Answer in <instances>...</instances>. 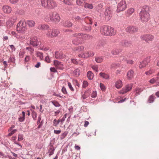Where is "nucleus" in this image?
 I'll return each mask as SVG.
<instances>
[{
  "mask_svg": "<svg viewBox=\"0 0 159 159\" xmlns=\"http://www.w3.org/2000/svg\"><path fill=\"white\" fill-rule=\"evenodd\" d=\"M74 36L78 39H82L83 40L89 38L90 37L88 35L80 33L75 34L74 35Z\"/></svg>",
  "mask_w": 159,
  "mask_h": 159,
  "instance_id": "nucleus-18",
  "label": "nucleus"
},
{
  "mask_svg": "<svg viewBox=\"0 0 159 159\" xmlns=\"http://www.w3.org/2000/svg\"><path fill=\"white\" fill-rule=\"evenodd\" d=\"M49 26L47 24H40L38 25L37 29L40 30H47L49 28Z\"/></svg>",
  "mask_w": 159,
  "mask_h": 159,
  "instance_id": "nucleus-20",
  "label": "nucleus"
},
{
  "mask_svg": "<svg viewBox=\"0 0 159 159\" xmlns=\"http://www.w3.org/2000/svg\"><path fill=\"white\" fill-rule=\"evenodd\" d=\"M17 19V18L15 16H13L10 18L6 23L7 27L10 28L12 27L16 21Z\"/></svg>",
  "mask_w": 159,
  "mask_h": 159,
  "instance_id": "nucleus-10",
  "label": "nucleus"
},
{
  "mask_svg": "<svg viewBox=\"0 0 159 159\" xmlns=\"http://www.w3.org/2000/svg\"><path fill=\"white\" fill-rule=\"evenodd\" d=\"M54 56L56 59L62 60H64V59H66V61H67L69 59L68 56L64 55L63 53L61 52H56Z\"/></svg>",
  "mask_w": 159,
  "mask_h": 159,
  "instance_id": "nucleus-8",
  "label": "nucleus"
},
{
  "mask_svg": "<svg viewBox=\"0 0 159 159\" xmlns=\"http://www.w3.org/2000/svg\"><path fill=\"white\" fill-rule=\"evenodd\" d=\"M152 72H153V70H149V71L146 72H145V73L147 75H150L152 74Z\"/></svg>",
  "mask_w": 159,
  "mask_h": 159,
  "instance_id": "nucleus-63",
  "label": "nucleus"
},
{
  "mask_svg": "<svg viewBox=\"0 0 159 159\" xmlns=\"http://www.w3.org/2000/svg\"><path fill=\"white\" fill-rule=\"evenodd\" d=\"M99 75L102 78L106 79H108L109 76L107 74L102 72L100 73Z\"/></svg>",
  "mask_w": 159,
  "mask_h": 159,
  "instance_id": "nucleus-26",
  "label": "nucleus"
},
{
  "mask_svg": "<svg viewBox=\"0 0 159 159\" xmlns=\"http://www.w3.org/2000/svg\"><path fill=\"white\" fill-rule=\"evenodd\" d=\"M119 66V65L116 63H113L111 64V68H116L118 66Z\"/></svg>",
  "mask_w": 159,
  "mask_h": 159,
  "instance_id": "nucleus-52",
  "label": "nucleus"
},
{
  "mask_svg": "<svg viewBox=\"0 0 159 159\" xmlns=\"http://www.w3.org/2000/svg\"><path fill=\"white\" fill-rule=\"evenodd\" d=\"M84 29L88 31H90L91 29V27L90 26H84Z\"/></svg>",
  "mask_w": 159,
  "mask_h": 159,
  "instance_id": "nucleus-55",
  "label": "nucleus"
},
{
  "mask_svg": "<svg viewBox=\"0 0 159 159\" xmlns=\"http://www.w3.org/2000/svg\"><path fill=\"white\" fill-rule=\"evenodd\" d=\"M74 73L76 76H79L80 73V69H75L74 71Z\"/></svg>",
  "mask_w": 159,
  "mask_h": 159,
  "instance_id": "nucleus-37",
  "label": "nucleus"
},
{
  "mask_svg": "<svg viewBox=\"0 0 159 159\" xmlns=\"http://www.w3.org/2000/svg\"><path fill=\"white\" fill-rule=\"evenodd\" d=\"M80 42L78 38H77L75 36H74V38L72 40L73 43L75 45H78Z\"/></svg>",
  "mask_w": 159,
  "mask_h": 159,
  "instance_id": "nucleus-27",
  "label": "nucleus"
},
{
  "mask_svg": "<svg viewBox=\"0 0 159 159\" xmlns=\"http://www.w3.org/2000/svg\"><path fill=\"white\" fill-rule=\"evenodd\" d=\"M101 33L104 36H111L115 34L116 32L114 28L108 25H104L101 28Z\"/></svg>",
  "mask_w": 159,
  "mask_h": 159,
  "instance_id": "nucleus-2",
  "label": "nucleus"
},
{
  "mask_svg": "<svg viewBox=\"0 0 159 159\" xmlns=\"http://www.w3.org/2000/svg\"><path fill=\"white\" fill-rule=\"evenodd\" d=\"M87 75L88 79L89 80H92L93 77V74L90 71H88L87 73Z\"/></svg>",
  "mask_w": 159,
  "mask_h": 159,
  "instance_id": "nucleus-30",
  "label": "nucleus"
},
{
  "mask_svg": "<svg viewBox=\"0 0 159 159\" xmlns=\"http://www.w3.org/2000/svg\"><path fill=\"white\" fill-rule=\"evenodd\" d=\"M149 7L148 6H143L140 12L139 16L141 21L146 22L150 19V14L149 12Z\"/></svg>",
  "mask_w": 159,
  "mask_h": 159,
  "instance_id": "nucleus-1",
  "label": "nucleus"
},
{
  "mask_svg": "<svg viewBox=\"0 0 159 159\" xmlns=\"http://www.w3.org/2000/svg\"><path fill=\"white\" fill-rule=\"evenodd\" d=\"M26 22V24L30 27H34L35 25V21L33 20H27Z\"/></svg>",
  "mask_w": 159,
  "mask_h": 159,
  "instance_id": "nucleus-22",
  "label": "nucleus"
},
{
  "mask_svg": "<svg viewBox=\"0 0 159 159\" xmlns=\"http://www.w3.org/2000/svg\"><path fill=\"white\" fill-rule=\"evenodd\" d=\"M84 2V0H76V3L78 5H81Z\"/></svg>",
  "mask_w": 159,
  "mask_h": 159,
  "instance_id": "nucleus-46",
  "label": "nucleus"
},
{
  "mask_svg": "<svg viewBox=\"0 0 159 159\" xmlns=\"http://www.w3.org/2000/svg\"><path fill=\"white\" fill-rule=\"evenodd\" d=\"M11 49V51L12 52L15 51L16 50V48L13 45H10L9 46Z\"/></svg>",
  "mask_w": 159,
  "mask_h": 159,
  "instance_id": "nucleus-62",
  "label": "nucleus"
},
{
  "mask_svg": "<svg viewBox=\"0 0 159 159\" xmlns=\"http://www.w3.org/2000/svg\"><path fill=\"white\" fill-rule=\"evenodd\" d=\"M97 95V92L96 91H93L91 97L92 98H95Z\"/></svg>",
  "mask_w": 159,
  "mask_h": 159,
  "instance_id": "nucleus-59",
  "label": "nucleus"
},
{
  "mask_svg": "<svg viewBox=\"0 0 159 159\" xmlns=\"http://www.w3.org/2000/svg\"><path fill=\"white\" fill-rule=\"evenodd\" d=\"M26 50L27 51L28 53H30L31 55H32L34 52V49L31 47H27L26 48Z\"/></svg>",
  "mask_w": 159,
  "mask_h": 159,
  "instance_id": "nucleus-28",
  "label": "nucleus"
},
{
  "mask_svg": "<svg viewBox=\"0 0 159 159\" xmlns=\"http://www.w3.org/2000/svg\"><path fill=\"white\" fill-rule=\"evenodd\" d=\"M19 0H9V2L12 4H15L18 2Z\"/></svg>",
  "mask_w": 159,
  "mask_h": 159,
  "instance_id": "nucleus-53",
  "label": "nucleus"
},
{
  "mask_svg": "<svg viewBox=\"0 0 159 159\" xmlns=\"http://www.w3.org/2000/svg\"><path fill=\"white\" fill-rule=\"evenodd\" d=\"M95 61L97 63L101 62L103 61V58L102 57H96L95 58Z\"/></svg>",
  "mask_w": 159,
  "mask_h": 159,
  "instance_id": "nucleus-35",
  "label": "nucleus"
},
{
  "mask_svg": "<svg viewBox=\"0 0 159 159\" xmlns=\"http://www.w3.org/2000/svg\"><path fill=\"white\" fill-rule=\"evenodd\" d=\"M85 8H87L89 9H92L93 8V6L92 4H89L88 3H86L84 6Z\"/></svg>",
  "mask_w": 159,
  "mask_h": 159,
  "instance_id": "nucleus-39",
  "label": "nucleus"
},
{
  "mask_svg": "<svg viewBox=\"0 0 159 159\" xmlns=\"http://www.w3.org/2000/svg\"><path fill=\"white\" fill-rule=\"evenodd\" d=\"M72 24L70 21H66L64 24L63 25L66 27H70L72 26Z\"/></svg>",
  "mask_w": 159,
  "mask_h": 159,
  "instance_id": "nucleus-29",
  "label": "nucleus"
},
{
  "mask_svg": "<svg viewBox=\"0 0 159 159\" xmlns=\"http://www.w3.org/2000/svg\"><path fill=\"white\" fill-rule=\"evenodd\" d=\"M2 10L3 13L6 14L10 13L12 11L11 7L7 5L3 6L2 7Z\"/></svg>",
  "mask_w": 159,
  "mask_h": 159,
  "instance_id": "nucleus-17",
  "label": "nucleus"
},
{
  "mask_svg": "<svg viewBox=\"0 0 159 159\" xmlns=\"http://www.w3.org/2000/svg\"><path fill=\"white\" fill-rule=\"evenodd\" d=\"M138 28L133 26H128L126 28V31L130 33H133L138 31Z\"/></svg>",
  "mask_w": 159,
  "mask_h": 159,
  "instance_id": "nucleus-19",
  "label": "nucleus"
},
{
  "mask_svg": "<svg viewBox=\"0 0 159 159\" xmlns=\"http://www.w3.org/2000/svg\"><path fill=\"white\" fill-rule=\"evenodd\" d=\"M82 19L79 16H76L73 17V20L74 22L79 21Z\"/></svg>",
  "mask_w": 159,
  "mask_h": 159,
  "instance_id": "nucleus-34",
  "label": "nucleus"
},
{
  "mask_svg": "<svg viewBox=\"0 0 159 159\" xmlns=\"http://www.w3.org/2000/svg\"><path fill=\"white\" fill-rule=\"evenodd\" d=\"M60 19V16L56 12L51 13L49 15V17L46 16L44 18L45 20L46 21H48L50 20L51 21L56 23L58 22Z\"/></svg>",
  "mask_w": 159,
  "mask_h": 159,
  "instance_id": "nucleus-3",
  "label": "nucleus"
},
{
  "mask_svg": "<svg viewBox=\"0 0 159 159\" xmlns=\"http://www.w3.org/2000/svg\"><path fill=\"white\" fill-rule=\"evenodd\" d=\"M71 60L72 62L74 64H78L79 63V62L77 61L75 59H72Z\"/></svg>",
  "mask_w": 159,
  "mask_h": 159,
  "instance_id": "nucleus-61",
  "label": "nucleus"
},
{
  "mask_svg": "<svg viewBox=\"0 0 159 159\" xmlns=\"http://www.w3.org/2000/svg\"><path fill=\"white\" fill-rule=\"evenodd\" d=\"M54 148L52 146L50 147L48 151L50 156L52 155L54 153Z\"/></svg>",
  "mask_w": 159,
  "mask_h": 159,
  "instance_id": "nucleus-36",
  "label": "nucleus"
},
{
  "mask_svg": "<svg viewBox=\"0 0 159 159\" xmlns=\"http://www.w3.org/2000/svg\"><path fill=\"white\" fill-rule=\"evenodd\" d=\"M74 50L78 52H80L84 50V48L83 46H79L75 48Z\"/></svg>",
  "mask_w": 159,
  "mask_h": 159,
  "instance_id": "nucleus-33",
  "label": "nucleus"
},
{
  "mask_svg": "<svg viewBox=\"0 0 159 159\" xmlns=\"http://www.w3.org/2000/svg\"><path fill=\"white\" fill-rule=\"evenodd\" d=\"M123 85L122 81L119 80L115 82L114 86L116 88L120 89L122 87Z\"/></svg>",
  "mask_w": 159,
  "mask_h": 159,
  "instance_id": "nucleus-21",
  "label": "nucleus"
},
{
  "mask_svg": "<svg viewBox=\"0 0 159 159\" xmlns=\"http://www.w3.org/2000/svg\"><path fill=\"white\" fill-rule=\"evenodd\" d=\"M61 91L64 94H66L67 92L65 87H63L61 89Z\"/></svg>",
  "mask_w": 159,
  "mask_h": 159,
  "instance_id": "nucleus-57",
  "label": "nucleus"
},
{
  "mask_svg": "<svg viewBox=\"0 0 159 159\" xmlns=\"http://www.w3.org/2000/svg\"><path fill=\"white\" fill-rule=\"evenodd\" d=\"M60 32L57 29H48L46 32V36L50 38L56 37L59 34Z\"/></svg>",
  "mask_w": 159,
  "mask_h": 159,
  "instance_id": "nucleus-6",
  "label": "nucleus"
},
{
  "mask_svg": "<svg viewBox=\"0 0 159 159\" xmlns=\"http://www.w3.org/2000/svg\"><path fill=\"white\" fill-rule=\"evenodd\" d=\"M45 61L48 63H49L50 62V60L49 57L48 56H47L45 57Z\"/></svg>",
  "mask_w": 159,
  "mask_h": 159,
  "instance_id": "nucleus-64",
  "label": "nucleus"
},
{
  "mask_svg": "<svg viewBox=\"0 0 159 159\" xmlns=\"http://www.w3.org/2000/svg\"><path fill=\"white\" fill-rule=\"evenodd\" d=\"M62 2L65 4L69 6H71L73 5L72 3L70 0H63Z\"/></svg>",
  "mask_w": 159,
  "mask_h": 159,
  "instance_id": "nucleus-41",
  "label": "nucleus"
},
{
  "mask_svg": "<svg viewBox=\"0 0 159 159\" xmlns=\"http://www.w3.org/2000/svg\"><path fill=\"white\" fill-rule=\"evenodd\" d=\"M89 84L88 83L87 81H84L83 82V88L87 87Z\"/></svg>",
  "mask_w": 159,
  "mask_h": 159,
  "instance_id": "nucleus-51",
  "label": "nucleus"
},
{
  "mask_svg": "<svg viewBox=\"0 0 159 159\" xmlns=\"http://www.w3.org/2000/svg\"><path fill=\"white\" fill-rule=\"evenodd\" d=\"M53 125L55 126H56V127L57 126V125L59 124L58 123V122H57V120L56 119L54 120H53Z\"/></svg>",
  "mask_w": 159,
  "mask_h": 159,
  "instance_id": "nucleus-54",
  "label": "nucleus"
},
{
  "mask_svg": "<svg viewBox=\"0 0 159 159\" xmlns=\"http://www.w3.org/2000/svg\"><path fill=\"white\" fill-rule=\"evenodd\" d=\"M155 98V97L154 95H151L149 96L148 100V102L151 103L152 102Z\"/></svg>",
  "mask_w": 159,
  "mask_h": 159,
  "instance_id": "nucleus-38",
  "label": "nucleus"
},
{
  "mask_svg": "<svg viewBox=\"0 0 159 159\" xmlns=\"http://www.w3.org/2000/svg\"><path fill=\"white\" fill-rule=\"evenodd\" d=\"M92 68L95 71L97 72H98V67L97 66L94 65L93 66H92Z\"/></svg>",
  "mask_w": 159,
  "mask_h": 159,
  "instance_id": "nucleus-58",
  "label": "nucleus"
},
{
  "mask_svg": "<svg viewBox=\"0 0 159 159\" xmlns=\"http://www.w3.org/2000/svg\"><path fill=\"white\" fill-rule=\"evenodd\" d=\"M16 30L20 33L24 34L27 30L26 23L24 19H21L17 25Z\"/></svg>",
  "mask_w": 159,
  "mask_h": 159,
  "instance_id": "nucleus-5",
  "label": "nucleus"
},
{
  "mask_svg": "<svg viewBox=\"0 0 159 159\" xmlns=\"http://www.w3.org/2000/svg\"><path fill=\"white\" fill-rule=\"evenodd\" d=\"M127 8V4L125 0H121L118 4L117 11L119 12L125 10Z\"/></svg>",
  "mask_w": 159,
  "mask_h": 159,
  "instance_id": "nucleus-7",
  "label": "nucleus"
},
{
  "mask_svg": "<svg viewBox=\"0 0 159 159\" xmlns=\"http://www.w3.org/2000/svg\"><path fill=\"white\" fill-rule=\"evenodd\" d=\"M94 53L92 52H87L83 54H80L79 55L80 57L87 58L90 57H93L94 55Z\"/></svg>",
  "mask_w": 159,
  "mask_h": 159,
  "instance_id": "nucleus-16",
  "label": "nucleus"
},
{
  "mask_svg": "<svg viewBox=\"0 0 159 159\" xmlns=\"http://www.w3.org/2000/svg\"><path fill=\"white\" fill-rule=\"evenodd\" d=\"M89 95V93L88 92H85L84 95L82 96L83 99H85L87 98Z\"/></svg>",
  "mask_w": 159,
  "mask_h": 159,
  "instance_id": "nucleus-47",
  "label": "nucleus"
},
{
  "mask_svg": "<svg viewBox=\"0 0 159 159\" xmlns=\"http://www.w3.org/2000/svg\"><path fill=\"white\" fill-rule=\"evenodd\" d=\"M37 46L38 48L42 50L47 51L49 49V48H48L45 47L44 45L43 44H42V43L40 42L39 45Z\"/></svg>",
  "mask_w": 159,
  "mask_h": 159,
  "instance_id": "nucleus-24",
  "label": "nucleus"
},
{
  "mask_svg": "<svg viewBox=\"0 0 159 159\" xmlns=\"http://www.w3.org/2000/svg\"><path fill=\"white\" fill-rule=\"evenodd\" d=\"M132 88V84H131L126 85L119 92L121 94H124L127 92L130 91Z\"/></svg>",
  "mask_w": 159,
  "mask_h": 159,
  "instance_id": "nucleus-11",
  "label": "nucleus"
},
{
  "mask_svg": "<svg viewBox=\"0 0 159 159\" xmlns=\"http://www.w3.org/2000/svg\"><path fill=\"white\" fill-rule=\"evenodd\" d=\"M134 9L132 8H131L127 11V13L129 15H131L134 12Z\"/></svg>",
  "mask_w": 159,
  "mask_h": 159,
  "instance_id": "nucleus-42",
  "label": "nucleus"
},
{
  "mask_svg": "<svg viewBox=\"0 0 159 159\" xmlns=\"http://www.w3.org/2000/svg\"><path fill=\"white\" fill-rule=\"evenodd\" d=\"M42 6L48 9H52L57 6V4L53 0H41V1Z\"/></svg>",
  "mask_w": 159,
  "mask_h": 159,
  "instance_id": "nucleus-4",
  "label": "nucleus"
},
{
  "mask_svg": "<svg viewBox=\"0 0 159 159\" xmlns=\"http://www.w3.org/2000/svg\"><path fill=\"white\" fill-rule=\"evenodd\" d=\"M36 54V56L39 57L40 60H42L43 58V53L39 52H37Z\"/></svg>",
  "mask_w": 159,
  "mask_h": 159,
  "instance_id": "nucleus-32",
  "label": "nucleus"
},
{
  "mask_svg": "<svg viewBox=\"0 0 159 159\" xmlns=\"http://www.w3.org/2000/svg\"><path fill=\"white\" fill-rule=\"evenodd\" d=\"M52 104L55 107H59L60 106V104L59 103L56 101H53L52 102Z\"/></svg>",
  "mask_w": 159,
  "mask_h": 159,
  "instance_id": "nucleus-48",
  "label": "nucleus"
},
{
  "mask_svg": "<svg viewBox=\"0 0 159 159\" xmlns=\"http://www.w3.org/2000/svg\"><path fill=\"white\" fill-rule=\"evenodd\" d=\"M150 61V57H147L143 61L141 62L139 64V67L142 69L146 66V65L148 64Z\"/></svg>",
  "mask_w": 159,
  "mask_h": 159,
  "instance_id": "nucleus-14",
  "label": "nucleus"
},
{
  "mask_svg": "<svg viewBox=\"0 0 159 159\" xmlns=\"http://www.w3.org/2000/svg\"><path fill=\"white\" fill-rule=\"evenodd\" d=\"M39 42L37 37H33L30 38V43L33 47L37 46L39 45Z\"/></svg>",
  "mask_w": 159,
  "mask_h": 159,
  "instance_id": "nucleus-12",
  "label": "nucleus"
},
{
  "mask_svg": "<svg viewBox=\"0 0 159 159\" xmlns=\"http://www.w3.org/2000/svg\"><path fill=\"white\" fill-rule=\"evenodd\" d=\"M100 87L102 91H104L105 89V86L104 84H103L101 83L100 84Z\"/></svg>",
  "mask_w": 159,
  "mask_h": 159,
  "instance_id": "nucleus-49",
  "label": "nucleus"
},
{
  "mask_svg": "<svg viewBox=\"0 0 159 159\" xmlns=\"http://www.w3.org/2000/svg\"><path fill=\"white\" fill-rule=\"evenodd\" d=\"M17 130L16 129H14V130H12L11 132L9 133L8 134L7 136H11L12 135H13L14 133H15L17 131Z\"/></svg>",
  "mask_w": 159,
  "mask_h": 159,
  "instance_id": "nucleus-45",
  "label": "nucleus"
},
{
  "mask_svg": "<svg viewBox=\"0 0 159 159\" xmlns=\"http://www.w3.org/2000/svg\"><path fill=\"white\" fill-rule=\"evenodd\" d=\"M23 139V136L22 134H19L18 137V141H20L22 140Z\"/></svg>",
  "mask_w": 159,
  "mask_h": 159,
  "instance_id": "nucleus-56",
  "label": "nucleus"
},
{
  "mask_svg": "<svg viewBox=\"0 0 159 159\" xmlns=\"http://www.w3.org/2000/svg\"><path fill=\"white\" fill-rule=\"evenodd\" d=\"M142 38L146 42H149L153 40L154 36L151 34H145L143 35Z\"/></svg>",
  "mask_w": 159,
  "mask_h": 159,
  "instance_id": "nucleus-15",
  "label": "nucleus"
},
{
  "mask_svg": "<svg viewBox=\"0 0 159 159\" xmlns=\"http://www.w3.org/2000/svg\"><path fill=\"white\" fill-rule=\"evenodd\" d=\"M22 116L19 118V120L20 122H23L25 120V112L24 111L22 112Z\"/></svg>",
  "mask_w": 159,
  "mask_h": 159,
  "instance_id": "nucleus-40",
  "label": "nucleus"
},
{
  "mask_svg": "<svg viewBox=\"0 0 159 159\" xmlns=\"http://www.w3.org/2000/svg\"><path fill=\"white\" fill-rule=\"evenodd\" d=\"M32 115L34 120H36L37 118V113L34 110H32Z\"/></svg>",
  "mask_w": 159,
  "mask_h": 159,
  "instance_id": "nucleus-43",
  "label": "nucleus"
},
{
  "mask_svg": "<svg viewBox=\"0 0 159 159\" xmlns=\"http://www.w3.org/2000/svg\"><path fill=\"white\" fill-rule=\"evenodd\" d=\"M157 80V78L156 79L153 78L150 80L149 82L153 84Z\"/></svg>",
  "mask_w": 159,
  "mask_h": 159,
  "instance_id": "nucleus-60",
  "label": "nucleus"
},
{
  "mask_svg": "<svg viewBox=\"0 0 159 159\" xmlns=\"http://www.w3.org/2000/svg\"><path fill=\"white\" fill-rule=\"evenodd\" d=\"M143 91V89L142 88H137L135 90V92H136V95H138L139 94L140 92H141Z\"/></svg>",
  "mask_w": 159,
  "mask_h": 159,
  "instance_id": "nucleus-44",
  "label": "nucleus"
},
{
  "mask_svg": "<svg viewBox=\"0 0 159 159\" xmlns=\"http://www.w3.org/2000/svg\"><path fill=\"white\" fill-rule=\"evenodd\" d=\"M134 76V72L132 70H130L127 73V77L129 79L132 78Z\"/></svg>",
  "mask_w": 159,
  "mask_h": 159,
  "instance_id": "nucleus-23",
  "label": "nucleus"
},
{
  "mask_svg": "<svg viewBox=\"0 0 159 159\" xmlns=\"http://www.w3.org/2000/svg\"><path fill=\"white\" fill-rule=\"evenodd\" d=\"M85 21L87 24H91L92 23L91 18L89 17H87L85 18Z\"/></svg>",
  "mask_w": 159,
  "mask_h": 159,
  "instance_id": "nucleus-31",
  "label": "nucleus"
},
{
  "mask_svg": "<svg viewBox=\"0 0 159 159\" xmlns=\"http://www.w3.org/2000/svg\"><path fill=\"white\" fill-rule=\"evenodd\" d=\"M112 11L110 8L107 7L104 12L103 16L107 20H110L111 17Z\"/></svg>",
  "mask_w": 159,
  "mask_h": 159,
  "instance_id": "nucleus-9",
  "label": "nucleus"
},
{
  "mask_svg": "<svg viewBox=\"0 0 159 159\" xmlns=\"http://www.w3.org/2000/svg\"><path fill=\"white\" fill-rule=\"evenodd\" d=\"M68 87L72 91H74V89L72 87V85L71 84V83L70 82H68Z\"/></svg>",
  "mask_w": 159,
  "mask_h": 159,
  "instance_id": "nucleus-50",
  "label": "nucleus"
},
{
  "mask_svg": "<svg viewBox=\"0 0 159 159\" xmlns=\"http://www.w3.org/2000/svg\"><path fill=\"white\" fill-rule=\"evenodd\" d=\"M128 58L127 56H121L120 57L119 60L120 61L124 62L126 63Z\"/></svg>",
  "mask_w": 159,
  "mask_h": 159,
  "instance_id": "nucleus-25",
  "label": "nucleus"
},
{
  "mask_svg": "<svg viewBox=\"0 0 159 159\" xmlns=\"http://www.w3.org/2000/svg\"><path fill=\"white\" fill-rule=\"evenodd\" d=\"M53 65L56 68L61 70L64 69V66L61 62L57 60H54L53 62Z\"/></svg>",
  "mask_w": 159,
  "mask_h": 159,
  "instance_id": "nucleus-13",
  "label": "nucleus"
}]
</instances>
